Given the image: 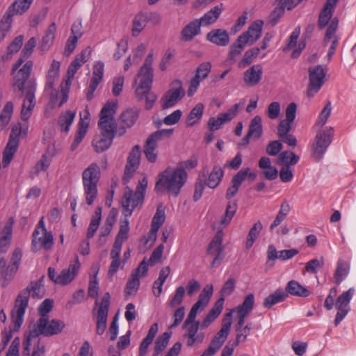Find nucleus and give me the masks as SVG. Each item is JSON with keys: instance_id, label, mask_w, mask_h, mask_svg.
I'll use <instances>...</instances> for the list:
<instances>
[{"instance_id": "46", "label": "nucleus", "mask_w": 356, "mask_h": 356, "mask_svg": "<svg viewBox=\"0 0 356 356\" xmlns=\"http://www.w3.org/2000/svg\"><path fill=\"white\" fill-rule=\"evenodd\" d=\"M22 251L19 249H16L13 253V256L10 260V264L7 267V270H10L11 273L10 275H8L6 274L5 275H3V272H1V275L5 278V280H10L15 272L17 271L18 268V265L19 264V261L22 258Z\"/></svg>"}, {"instance_id": "12", "label": "nucleus", "mask_w": 356, "mask_h": 356, "mask_svg": "<svg viewBox=\"0 0 356 356\" xmlns=\"http://www.w3.org/2000/svg\"><path fill=\"white\" fill-rule=\"evenodd\" d=\"M245 103L242 100L238 104H235L229 108L226 112L219 114L217 117H212L208 121V128L211 131H215L220 129L222 126L230 122L237 114L241 105Z\"/></svg>"}, {"instance_id": "31", "label": "nucleus", "mask_w": 356, "mask_h": 356, "mask_svg": "<svg viewBox=\"0 0 356 356\" xmlns=\"http://www.w3.org/2000/svg\"><path fill=\"white\" fill-rule=\"evenodd\" d=\"M259 168L262 170V175L268 180H275L278 176L277 168L272 165L270 159L262 156L258 162Z\"/></svg>"}, {"instance_id": "27", "label": "nucleus", "mask_w": 356, "mask_h": 356, "mask_svg": "<svg viewBox=\"0 0 356 356\" xmlns=\"http://www.w3.org/2000/svg\"><path fill=\"white\" fill-rule=\"evenodd\" d=\"M263 68L261 65H253L243 73V81L248 87L257 85L261 80Z\"/></svg>"}, {"instance_id": "37", "label": "nucleus", "mask_w": 356, "mask_h": 356, "mask_svg": "<svg viewBox=\"0 0 356 356\" xmlns=\"http://www.w3.org/2000/svg\"><path fill=\"white\" fill-rule=\"evenodd\" d=\"M60 62L54 60L51 63L50 68L48 70L47 75V81L45 86V90L54 88V83L58 80L60 72Z\"/></svg>"}, {"instance_id": "48", "label": "nucleus", "mask_w": 356, "mask_h": 356, "mask_svg": "<svg viewBox=\"0 0 356 356\" xmlns=\"http://www.w3.org/2000/svg\"><path fill=\"white\" fill-rule=\"evenodd\" d=\"M263 132L261 118L259 115L254 116L249 125L248 136L258 139L261 136Z\"/></svg>"}, {"instance_id": "5", "label": "nucleus", "mask_w": 356, "mask_h": 356, "mask_svg": "<svg viewBox=\"0 0 356 356\" xmlns=\"http://www.w3.org/2000/svg\"><path fill=\"white\" fill-rule=\"evenodd\" d=\"M65 325L64 322L60 320L53 319L49 321L48 317H40L36 323L31 327V335L38 337L44 335L45 337L53 336L61 332Z\"/></svg>"}, {"instance_id": "14", "label": "nucleus", "mask_w": 356, "mask_h": 356, "mask_svg": "<svg viewBox=\"0 0 356 356\" xmlns=\"http://www.w3.org/2000/svg\"><path fill=\"white\" fill-rule=\"evenodd\" d=\"M332 129H326L318 133L312 147V154L320 160L332 142Z\"/></svg>"}, {"instance_id": "33", "label": "nucleus", "mask_w": 356, "mask_h": 356, "mask_svg": "<svg viewBox=\"0 0 356 356\" xmlns=\"http://www.w3.org/2000/svg\"><path fill=\"white\" fill-rule=\"evenodd\" d=\"M207 40L216 45L225 47L229 43V37L225 30L218 29L209 31L207 34Z\"/></svg>"}, {"instance_id": "30", "label": "nucleus", "mask_w": 356, "mask_h": 356, "mask_svg": "<svg viewBox=\"0 0 356 356\" xmlns=\"http://www.w3.org/2000/svg\"><path fill=\"white\" fill-rule=\"evenodd\" d=\"M101 176L100 168L97 163L89 165L82 172V184H97Z\"/></svg>"}, {"instance_id": "34", "label": "nucleus", "mask_w": 356, "mask_h": 356, "mask_svg": "<svg viewBox=\"0 0 356 356\" xmlns=\"http://www.w3.org/2000/svg\"><path fill=\"white\" fill-rule=\"evenodd\" d=\"M33 0H15L8 8L6 15L11 18L15 15H22L30 8Z\"/></svg>"}, {"instance_id": "64", "label": "nucleus", "mask_w": 356, "mask_h": 356, "mask_svg": "<svg viewBox=\"0 0 356 356\" xmlns=\"http://www.w3.org/2000/svg\"><path fill=\"white\" fill-rule=\"evenodd\" d=\"M13 111V104L11 102H8L0 115V126H5L9 122Z\"/></svg>"}, {"instance_id": "57", "label": "nucleus", "mask_w": 356, "mask_h": 356, "mask_svg": "<svg viewBox=\"0 0 356 356\" xmlns=\"http://www.w3.org/2000/svg\"><path fill=\"white\" fill-rule=\"evenodd\" d=\"M147 23L143 16V13H138L134 18L132 22V35L138 36L139 33L145 29Z\"/></svg>"}, {"instance_id": "42", "label": "nucleus", "mask_w": 356, "mask_h": 356, "mask_svg": "<svg viewBox=\"0 0 356 356\" xmlns=\"http://www.w3.org/2000/svg\"><path fill=\"white\" fill-rule=\"evenodd\" d=\"M19 145L16 139L9 138L7 145L4 149L2 162L4 166H7L13 158Z\"/></svg>"}, {"instance_id": "49", "label": "nucleus", "mask_w": 356, "mask_h": 356, "mask_svg": "<svg viewBox=\"0 0 356 356\" xmlns=\"http://www.w3.org/2000/svg\"><path fill=\"white\" fill-rule=\"evenodd\" d=\"M102 218V208L97 207L92 216L87 231V239L92 238L99 227Z\"/></svg>"}, {"instance_id": "32", "label": "nucleus", "mask_w": 356, "mask_h": 356, "mask_svg": "<svg viewBox=\"0 0 356 356\" xmlns=\"http://www.w3.org/2000/svg\"><path fill=\"white\" fill-rule=\"evenodd\" d=\"M88 115L89 114L87 113L86 115L83 118L81 117L80 121L78 124V130L74 136V141L70 147L72 151H74L77 148L88 131V127L90 121Z\"/></svg>"}, {"instance_id": "19", "label": "nucleus", "mask_w": 356, "mask_h": 356, "mask_svg": "<svg viewBox=\"0 0 356 356\" xmlns=\"http://www.w3.org/2000/svg\"><path fill=\"white\" fill-rule=\"evenodd\" d=\"M117 107L116 102H107L102 108L100 113V119L98 123L99 129H106V127L115 129L116 123L114 119V115Z\"/></svg>"}, {"instance_id": "29", "label": "nucleus", "mask_w": 356, "mask_h": 356, "mask_svg": "<svg viewBox=\"0 0 356 356\" xmlns=\"http://www.w3.org/2000/svg\"><path fill=\"white\" fill-rule=\"evenodd\" d=\"M91 53V49L88 47L78 54L67 68V79L72 81L76 71L87 61Z\"/></svg>"}, {"instance_id": "58", "label": "nucleus", "mask_w": 356, "mask_h": 356, "mask_svg": "<svg viewBox=\"0 0 356 356\" xmlns=\"http://www.w3.org/2000/svg\"><path fill=\"white\" fill-rule=\"evenodd\" d=\"M263 226L260 221H257L254 224L253 227L250 229L247 237L245 243V247L247 249L252 248Z\"/></svg>"}, {"instance_id": "23", "label": "nucleus", "mask_w": 356, "mask_h": 356, "mask_svg": "<svg viewBox=\"0 0 356 356\" xmlns=\"http://www.w3.org/2000/svg\"><path fill=\"white\" fill-rule=\"evenodd\" d=\"M263 24L261 20L252 23L245 32L238 36L239 42L243 41L247 45L253 44L261 37Z\"/></svg>"}, {"instance_id": "56", "label": "nucleus", "mask_w": 356, "mask_h": 356, "mask_svg": "<svg viewBox=\"0 0 356 356\" xmlns=\"http://www.w3.org/2000/svg\"><path fill=\"white\" fill-rule=\"evenodd\" d=\"M299 159V156L293 152L284 151L279 155L277 162L284 166L286 165H294L298 162Z\"/></svg>"}, {"instance_id": "60", "label": "nucleus", "mask_w": 356, "mask_h": 356, "mask_svg": "<svg viewBox=\"0 0 356 356\" xmlns=\"http://www.w3.org/2000/svg\"><path fill=\"white\" fill-rule=\"evenodd\" d=\"M170 338V333L166 332L156 339L154 344L153 356H158L159 353L164 350L169 342Z\"/></svg>"}, {"instance_id": "17", "label": "nucleus", "mask_w": 356, "mask_h": 356, "mask_svg": "<svg viewBox=\"0 0 356 356\" xmlns=\"http://www.w3.org/2000/svg\"><path fill=\"white\" fill-rule=\"evenodd\" d=\"M339 25V20L334 17L330 21L323 38V44L326 46L330 43V47L327 52L328 60L332 59V56L335 53L337 46L338 45L339 37L337 34V31Z\"/></svg>"}, {"instance_id": "18", "label": "nucleus", "mask_w": 356, "mask_h": 356, "mask_svg": "<svg viewBox=\"0 0 356 356\" xmlns=\"http://www.w3.org/2000/svg\"><path fill=\"white\" fill-rule=\"evenodd\" d=\"M100 130L101 134L96 136L92 142L94 149L98 153L108 149L115 136V129L106 127V129H100Z\"/></svg>"}, {"instance_id": "9", "label": "nucleus", "mask_w": 356, "mask_h": 356, "mask_svg": "<svg viewBox=\"0 0 356 356\" xmlns=\"http://www.w3.org/2000/svg\"><path fill=\"white\" fill-rule=\"evenodd\" d=\"M172 132V129H164L154 132L148 137L145 145L144 153L149 162L154 163L157 159V142L163 138L170 136Z\"/></svg>"}, {"instance_id": "35", "label": "nucleus", "mask_w": 356, "mask_h": 356, "mask_svg": "<svg viewBox=\"0 0 356 356\" xmlns=\"http://www.w3.org/2000/svg\"><path fill=\"white\" fill-rule=\"evenodd\" d=\"M201 22L195 19L188 23L181 32V39L184 41H190L200 33Z\"/></svg>"}, {"instance_id": "61", "label": "nucleus", "mask_w": 356, "mask_h": 356, "mask_svg": "<svg viewBox=\"0 0 356 356\" xmlns=\"http://www.w3.org/2000/svg\"><path fill=\"white\" fill-rule=\"evenodd\" d=\"M140 285V280L137 275H131V277L127 282L125 289L124 293L126 296L135 295Z\"/></svg>"}, {"instance_id": "3", "label": "nucleus", "mask_w": 356, "mask_h": 356, "mask_svg": "<svg viewBox=\"0 0 356 356\" xmlns=\"http://www.w3.org/2000/svg\"><path fill=\"white\" fill-rule=\"evenodd\" d=\"M187 179V173L181 167L167 168L158 175L155 190L158 192L168 191L177 196Z\"/></svg>"}, {"instance_id": "4", "label": "nucleus", "mask_w": 356, "mask_h": 356, "mask_svg": "<svg viewBox=\"0 0 356 356\" xmlns=\"http://www.w3.org/2000/svg\"><path fill=\"white\" fill-rule=\"evenodd\" d=\"M147 184V179L144 177L139 181L135 192L129 187L126 188L121 200L122 213L126 218L131 216L133 211L143 204Z\"/></svg>"}, {"instance_id": "41", "label": "nucleus", "mask_w": 356, "mask_h": 356, "mask_svg": "<svg viewBox=\"0 0 356 356\" xmlns=\"http://www.w3.org/2000/svg\"><path fill=\"white\" fill-rule=\"evenodd\" d=\"M204 108L202 103H198L193 107L186 118V126L193 127L198 123L203 115Z\"/></svg>"}, {"instance_id": "53", "label": "nucleus", "mask_w": 356, "mask_h": 356, "mask_svg": "<svg viewBox=\"0 0 356 356\" xmlns=\"http://www.w3.org/2000/svg\"><path fill=\"white\" fill-rule=\"evenodd\" d=\"M349 273L348 265L343 260H339L337 262V268L334 273V279L337 284H339L343 280L346 279Z\"/></svg>"}, {"instance_id": "7", "label": "nucleus", "mask_w": 356, "mask_h": 356, "mask_svg": "<svg viewBox=\"0 0 356 356\" xmlns=\"http://www.w3.org/2000/svg\"><path fill=\"white\" fill-rule=\"evenodd\" d=\"M80 267L81 264L76 256L74 263L70 264L67 268L63 269L58 274L54 268L49 267L48 268V276L56 284L67 285L74 280Z\"/></svg>"}, {"instance_id": "11", "label": "nucleus", "mask_w": 356, "mask_h": 356, "mask_svg": "<svg viewBox=\"0 0 356 356\" xmlns=\"http://www.w3.org/2000/svg\"><path fill=\"white\" fill-rule=\"evenodd\" d=\"M355 293V289L350 288L348 291L343 292L337 299L335 307L337 309L334 324L337 326L347 316L350 310V302Z\"/></svg>"}, {"instance_id": "21", "label": "nucleus", "mask_w": 356, "mask_h": 356, "mask_svg": "<svg viewBox=\"0 0 356 356\" xmlns=\"http://www.w3.org/2000/svg\"><path fill=\"white\" fill-rule=\"evenodd\" d=\"M110 294L108 293H106L102 298V302L98 309L96 331L97 334L99 335H102L106 328L107 316L110 305Z\"/></svg>"}, {"instance_id": "62", "label": "nucleus", "mask_w": 356, "mask_h": 356, "mask_svg": "<svg viewBox=\"0 0 356 356\" xmlns=\"http://www.w3.org/2000/svg\"><path fill=\"white\" fill-rule=\"evenodd\" d=\"M245 45H247L244 42H239V37L236 39V40L231 45L230 51L229 54V59L235 61L236 58L241 54Z\"/></svg>"}, {"instance_id": "6", "label": "nucleus", "mask_w": 356, "mask_h": 356, "mask_svg": "<svg viewBox=\"0 0 356 356\" xmlns=\"http://www.w3.org/2000/svg\"><path fill=\"white\" fill-rule=\"evenodd\" d=\"M32 248L34 251L41 249L50 250L54 244V238L51 232H47L42 217L33 234Z\"/></svg>"}, {"instance_id": "54", "label": "nucleus", "mask_w": 356, "mask_h": 356, "mask_svg": "<svg viewBox=\"0 0 356 356\" xmlns=\"http://www.w3.org/2000/svg\"><path fill=\"white\" fill-rule=\"evenodd\" d=\"M186 293L185 288L183 286L177 287L175 293L171 295L167 302V305L170 308H175L177 306L181 304L184 295Z\"/></svg>"}, {"instance_id": "28", "label": "nucleus", "mask_w": 356, "mask_h": 356, "mask_svg": "<svg viewBox=\"0 0 356 356\" xmlns=\"http://www.w3.org/2000/svg\"><path fill=\"white\" fill-rule=\"evenodd\" d=\"M14 220L10 218L7 222L0 224V252H5L10 245Z\"/></svg>"}, {"instance_id": "22", "label": "nucleus", "mask_w": 356, "mask_h": 356, "mask_svg": "<svg viewBox=\"0 0 356 356\" xmlns=\"http://www.w3.org/2000/svg\"><path fill=\"white\" fill-rule=\"evenodd\" d=\"M140 159V147L139 145H135L128 156L127 163L125 166L124 181L128 182L134 172L138 168Z\"/></svg>"}, {"instance_id": "20", "label": "nucleus", "mask_w": 356, "mask_h": 356, "mask_svg": "<svg viewBox=\"0 0 356 356\" xmlns=\"http://www.w3.org/2000/svg\"><path fill=\"white\" fill-rule=\"evenodd\" d=\"M33 67V62L28 60L25 64L20 68L14 76L13 79V87L15 90L17 89L19 91L24 94L26 91V88L30 86L24 87L25 82L30 76L31 72Z\"/></svg>"}, {"instance_id": "51", "label": "nucleus", "mask_w": 356, "mask_h": 356, "mask_svg": "<svg viewBox=\"0 0 356 356\" xmlns=\"http://www.w3.org/2000/svg\"><path fill=\"white\" fill-rule=\"evenodd\" d=\"M254 305V296L252 293H250L245 297L243 303L233 309L231 312H236L237 313H243L248 315L252 310Z\"/></svg>"}, {"instance_id": "24", "label": "nucleus", "mask_w": 356, "mask_h": 356, "mask_svg": "<svg viewBox=\"0 0 356 356\" xmlns=\"http://www.w3.org/2000/svg\"><path fill=\"white\" fill-rule=\"evenodd\" d=\"M184 328L186 330V333L184 337L186 338V344L188 346H192L195 343H202L204 339V336L202 334H198L199 322L195 321V319L188 322V317L186 318L184 323Z\"/></svg>"}, {"instance_id": "2", "label": "nucleus", "mask_w": 356, "mask_h": 356, "mask_svg": "<svg viewBox=\"0 0 356 356\" xmlns=\"http://www.w3.org/2000/svg\"><path fill=\"white\" fill-rule=\"evenodd\" d=\"M41 298L44 296L43 289L40 283L31 282L27 287L18 295L13 309L11 312L12 321L14 324V330L17 331L24 321L25 311L28 307L29 297Z\"/></svg>"}, {"instance_id": "10", "label": "nucleus", "mask_w": 356, "mask_h": 356, "mask_svg": "<svg viewBox=\"0 0 356 356\" xmlns=\"http://www.w3.org/2000/svg\"><path fill=\"white\" fill-rule=\"evenodd\" d=\"M309 84L307 89L308 97H313L318 92L325 81L326 72L324 68L318 65L309 69Z\"/></svg>"}, {"instance_id": "13", "label": "nucleus", "mask_w": 356, "mask_h": 356, "mask_svg": "<svg viewBox=\"0 0 356 356\" xmlns=\"http://www.w3.org/2000/svg\"><path fill=\"white\" fill-rule=\"evenodd\" d=\"M232 324V312L227 313L222 319V327L215 335L209 346V350H212L213 353H216L226 340Z\"/></svg>"}, {"instance_id": "52", "label": "nucleus", "mask_w": 356, "mask_h": 356, "mask_svg": "<svg viewBox=\"0 0 356 356\" xmlns=\"http://www.w3.org/2000/svg\"><path fill=\"white\" fill-rule=\"evenodd\" d=\"M83 188L86 203L92 205L97 196V184H83Z\"/></svg>"}, {"instance_id": "1", "label": "nucleus", "mask_w": 356, "mask_h": 356, "mask_svg": "<svg viewBox=\"0 0 356 356\" xmlns=\"http://www.w3.org/2000/svg\"><path fill=\"white\" fill-rule=\"evenodd\" d=\"M152 63L153 51H151L146 57L144 64L140 67L134 80L136 98L138 100H141L144 97L145 98V107L147 110H150L157 99L156 93L150 92L153 81Z\"/></svg>"}, {"instance_id": "50", "label": "nucleus", "mask_w": 356, "mask_h": 356, "mask_svg": "<svg viewBox=\"0 0 356 356\" xmlns=\"http://www.w3.org/2000/svg\"><path fill=\"white\" fill-rule=\"evenodd\" d=\"M256 177L257 175L251 172L249 168H242L233 177L232 183H235V184L240 186L247 178L253 181Z\"/></svg>"}, {"instance_id": "45", "label": "nucleus", "mask_w": 356, "mask_h": 356, "mask_svg": "<svg viewBox=\"0 0 356 356\" xmlns=\"http://www.w3.org/2000/svg\"><path fill=\"white\" fill-rule=\"evenodd\" d=\"M334 8V6H331L327 3L325 4L318 17V26L320 29H323L327 25H329L330 21L332 19V16Z\"/></svg>"}, {"instance_id": "55", "label": "nucleus", "mask_w": 356, "mask_h": 356, "mask_svg": "<svg viewBox=\"0 0 356 356\" xmlns=\"http://www.w3.org/2000/svg\"><path fill=\"white\" fill-rule=\"evenodd\" d=\"M260 52V48L254 47L246 51L243 55V58L238 62V66L239 68H244L249 65L254 58L257 57Z\"/></svg>"}, {"instance_id": "8", "label": "nucleus", "mask_w": 356, "mask_h": 356, "mask_svg": "<svg viewBox=\"0 0 356 356\" xmlns=\"http://www.w3.org/2000/svg\"><path fill=\"white\" fill-rule=\"evenodd\" d=\"M184 95L185 90L182 82L180 80H174L160 99L161 107L163 109L172 108L182 99Z\"/></svg>"}, {"instance_id": "26", "label": "nucleus", "mask_w": 356, "mask_h": 356, "mask_svg": "<svg viewBox=\"0 0 356 356\" xmlns=\"http://www.w3.org/2000/svg\"><path fill=\"white\" fill-rule=\"evenodd\" d=\"M222 231H218L209 245L207 253L209 254H216L213 261L211 262V267L214 266L217 261L220 260L222 258L221 257V253L223 251V247L222 246Z\"/></svg>"}, {"instance_id": "36", "label": "nucleus", "mask_w": 356, "mask_h": 356, "mask_svg": "<svg viewBox=\"0 0 356 356\" xmlns=\"http://www.w3.org/2000/svg\"><path fill=\"white\" fill-rule=\"evenodd\" d=\"M222 309L223 298H219L202 322L201 327H207L220 315Z\"/></svg>"}, {"instance_id": "40", "label": "nucleus", "mask_w": 356, "mask_h": 356, "mask_svg": "<svg viewBox=\"0 0 356 356\" xmlns=\"http://www.w3.org/2000/svg\"><path fill=\"white\" fill-rule=\"evenodd\" d=\"M222 10V4L216 6L198 19L199 22H201L202 26H207L214 23L219 17Z\"/></svg>"}, {"instance_id": "44", "label": "nucleus", "mask_w": 356, "mask_h": 356, "mask_svg": "<svg viewBox=\"0 0 356 356\" xmlns=\"http://www.w3.org/2000/svg\"><path fill=\"white\" fill-rule=\"evenodd\" d=\"M76 113L74 111H68L62 113L58 120V124L61 131L65 133L68 132L70 128L74 122Z\"/></svg>"}, {"instance_id": "63", "label": "nucleus", "mask_w": 356, "mask_h": 356, "mask_svg": "<svg viewBox=\"0 0 356 356\" xmlns=\"http://www.w3.org/2000/svg\"><path fill=\"white\" fill-rule=\"evenodd\" d=\"M212 65L210 62H203L197 67L195 76L201 80H204L208 77Z\"/></svg>"}, {"instance_id": "39", "label": "nucleus", "mask_w": 356, "mask_h": 356, "mask_svg": "<svg viewBox=\"0 0 356 356\" xmlns=\"http://www.w3.org/2000/svg\"><path fill=\"white\" fill-rule=\"evenodd\" d=\"M286 297L287 293L282 289H278L264 299L263 305L266 308H270L273 305L284 301Z\"/></svg>"}, {"instance_id": "16", "label": "nucleus", "mask_w": 356, "mask_h": 356, "mask_svg": "<svg viewBox=\"0 0 356 356\" xmlns=\"http://www.w3.org/2000/svg\"><path fill=\"white\" fill-rule=\"evenodd\" d=\"M213 293L212 284H207L199 295L197 301L193 305L188 315V322L195 319L197 313L203 310L209 304Z\"/></svg>"}, {"instance_id": "47", "label": "nucleus", "mask_w": 356, "mask_h": 356, "mask_svg": "<svg viewBox=\"0 0 356 356\" xmlns=\"http://www.w3.org/2000/svg\"><path fill=\"white\" fill-rule=\"evenodd\" d=\"M224 171L220 165H215L210 172L207 185L211 188H216L220 182Z\"/></svg>"}, {"instance_id": "43", "label": "nucleus", "mask_w": 356, "mask_h": 356, "mask_svg": "<svg viewBox=\"0 0 356 356\" xmlns=\"http://www.w3.org/2000/svg\"><path fill=\"white\" fill-rule=\"evenodd\" d=\"M56 31V26L55 23L51 24L45 32L44 35L42 38L40 45V48L42 51L44 52L49 49L54 42Z\"/></svg>"}, {"instance_id": "25", "label": "nucleus", "mask_w": 356, "mask_h": 356, "mask_svg": "<svg viewBox=\"0 0 356 356\" xmlns=\"http://www.w3.org/2000/svg\"><path fill=\"white\" fill-rule=\"evenodd\" d=\"M35 87L31 86L27 88L26 91L24 92L25 93V98L24 99L21 111V118L24 121H26L30 118L32 114V111L35 106Z\"/></svg>"}, {"instance_id": "15", "label": "nucleus", "mask_w": 356, "mask_h": 356, "mask_svg": "<svg viewBox=\"0 0 356 356\" xmlns=\"http://www.w3.org/2000/svg\"><path fill=\"white\" fill-rule=\"evenodd\" d=\"M71 86L70 79L64 80L60 86V90L56 91L54 89H49L47 92L50 94V99L48 106L51 108L60 107L66 102L69 97V91Z\"/></svg>"}, {"instance_id": "38", "label": "nucleus", "mask_w": 356, "mask_h": 356, "mask_svg": "<svg viewBox=\"0 0 356 356\" xmlns=\"http://www.w3.org/2000/svg\"><path fill=\"white\" fill-rule=\"evenodd\" d=\"M286 293L300 297H308L310 292L296 280L289 281L286 286Z\"/></svg>"}, {"instance_id": "59", "label": "nucleus", "mask_w": 356, "mask_h": 356, "mask_svg": "<svg viewBox=\"0 0 356 356\" xmlns=\"http://www.w3.org/2000/svg\"><path fill=\"white\" fill-rule=\"evenodd\" d=\"M129 232V222L127 218L125 217V219L120 222V230L116 236L115 242L123 244L128 238Z\"/></svg>"}]
</instances>
